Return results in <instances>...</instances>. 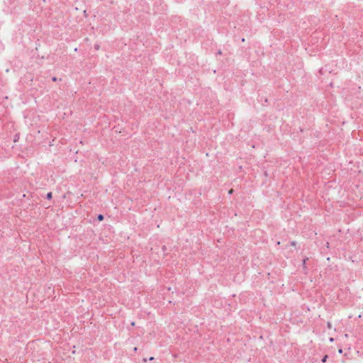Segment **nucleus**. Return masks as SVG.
<instances>
[{"mask_svg": "<svg viewBox=\"0 0 363 363\" xmlns=\"http://www.w3.org/2000/svg\"><path fill=\"white\" fill-rule=\"evenodd\" d=\"M308 259V258L307 257H305L302 260V267H303V273L305 274H306L307 272H308V267H307V264H306V262Z\"/></svg>", "mask_w": 363, "mask_h": 363, "instance_id": "obj_1", "label": "nucleus"}, {"mask_svg": "<svg viewBox=\"0 0 363 363\" xmlns=\"http://www.w3.org/2000/svg\"><path fill=\"white\" fill-rule=\"evenodd\" d=\"M52 198V193L51 191L46 194L45 199L48 200H51Z\"/></svg>", "mask_w": 363, "mask_h": 363, "instance_id": "obj_2", "label": "nucleus"}, {"mask_svg": "<svg viewBox=\"0 0 363 363\" xmlns=\"http://www.w3.org/2000/svg\"><path fill=\"white\" fill-rule=\"evenodd\" d=\"M96 219L98 221L101 222V221L104 220V216L103 214L99 213L97 215Z\"/></svg>", "mask_w": 363, "mask_h": 363, "instance_id": "obj_3", "label": "nucleus"}, {"mask_svg": "<svg viewBox=\"0 0 363 363\" xmlns=\"http://www.w3.org/2000/svg\"><path fill=\"white\" fill-rule=\"evenodd\" d=\"M328 359V354H325L323 358L321 359V362L322 363H325L327 362V359Z\"/></svg>", "mask_w": 363, "mask_h": 363, "instance_id": "obj_4", "label": "nucleus"}, {"mask_svg": "<svg viewBox=\"0 0 363 363\" xmlns=\"http://www.w3.org/2000/svg\"><path fill=\"white\" fill-rule=\"evenodd\" d=\"M19 138H20V136H19V133H16V134H15L14 138H13V142H14V143L18 142V140H19Z\"/></svg>", "mask_w": 363, "mask_h": 363, "instance_id": "obj_5", "label": "nucleus"}, {"mask_svg": "<svg viewBox=\"0 0 363 363\" xmlns=\"http://www.w3.org/2000/svg\"><path fill=\"white\" fill-rule=\"evenodd\" d=\"M95 50H99L101 48V45L99 43H96L94 46Z\"/></svg>", "mask_w": 363, "mask_h": 363, "instance_id": "obj_6", "label": "nucleus"}, {"mask_svg": "<svg viewBox=\"0 0 363 363\" xmlns=\"http://www.w3.org/2000/svg\"><path fill=\"white\" fill-rule=\"evenodd\" d=\"M289 244L291 246L296 247L297 245V242L296 241L293 240V241H290Z\"/></svg>", "mask_w": 363, "mask_h": 363, "instance_id": "obj_7", "label": "nucleus"}, {"mask_svg": "<svg viewBox=\"0 0 363 363\" xmlns=\"http://www.w3.org/2000/svg\"><path fill=\"white\" fill-rule=\"evenodd\" d=\"M327 327L328 329H331L332 328V323L330 322H328L327 323Z\"/></svg>", "mask_w": 363, "mask_h": 363, "instance_id": "obj_8", "label": "nucleus"}, {"mask_svg": "<svg viewBox=\"0 0 363 363\" xmlns=\"http://www.w3.org/2000/svg\"><path fill=\"white\" fill-rule=\"evenodd\" d=\"M162 252H166V250H167V247H166L165 245H163V246L162 247Z\"/></svg>", "mask_w": 363, "mask_h": 363, "instance_id": "obj_9", "label": "nucleus"}, {"mask_svg": "<svg viewBox=\"0 0 363 363\" xmlns=\"http://www.w3.org/2000/svg\"><path fill=\"white\" fill-rule=\"evenodd\" d=\"M57 80H58V79H57V77H52V82H57Z\"/></svg>", "mask_w": 363, "mask_h": 363, "instance_id": "obj_10", "label": "nucleus"}, {"mask_svg": "<svg viewBox=\"0 0 363 363\" xmlns=\"http://www.w3.org/2000/svg\"><path fill=\"white\" fill-rule=\"evenodd\" d=\"M221 54H222V52L220 50H218L217 52L216 53V55H221Z\"/></svg>", "mask_w": 363, "mask_h": 363, "instance_id": "obj_11", "label": "nucleus"}, {"mask_svg": "<svg viewBox=\"0 0 363 363\" xmlns=\"http://www.w3.org/2000/svg\"><path fill=\"white\" fill-rule=\"evenodd\" d=\"M133 351H134L135 352H136L138 351V347H135L133 348Z\"/></svg>", "mask_w": 363, "mask_h": 363, "instance_id": "obj_12", "label": "nucleus"}, {"mask_svg": "<svg viewBox=\"0 0 363 363\" xmlns=\"http://www.w3.org/2000/svg\"><path fill=\"white\" fill-rule=\"evenodd\" d=\"M154 359H155V358H154L153 357H150L149 358V360H150V361H152V360H153Z\"/></svg>", "mask_w": 363, "mask_h": 363, "instance_id": "obj_13", "label": "nucleus"}, {"mask_svg": "<svg viewBox=\"0 0 363 363\" xmlns=\"http://www.w3.org/2000/svg\"><path fill=\"white\" fill-rule=\"evenodd\" d=\"M130 325H131V326H135V322H132V323H130Z\"/></svg>", "mask_w": 363, "mask_h": 363, "instance_id": "obj_14", "label": "nucleus"}, {"mask_svg": "<svg viewBox=\"0 0 363 363\" xmlns=\"http://www.w3.org/2000/svg\"><path fill=\"white\" fill-rule=\"evenodd\" d=\"M147 358H144V359H143V361L144 362H147Z\"/></svg>", "mask_w": 363, "mask_h": 363, "instance_id": "obj_15", "label": "nucleus"}, {"mask_svg": "<svg viewBox=\"0 0 363 363\" xmlns=\"http://www.w3.org/2000/svg\"><path fill=\"white\" fill-rule=\"evenodd\" d=\"M299 130H300L301 132H303V128H300Z\"/></svg>", "mask_w": 363, "mask_h": 363, "instance_id": "obj_16", "label": "nucleus"}, {"mask_svg": "<svg viewBox=\"0 0 363 363\" xmlns=\"http://www.w3.org/2000/svg\"><path fill=\"white\" fill-rule=\"evenodd\" d=\"M330 342H333V337H330Z\"/></svg>", "mask_w": 363, "mask_h": 363, "instance_id": "obj_17", "label": "nucleus"}]
</instances>
